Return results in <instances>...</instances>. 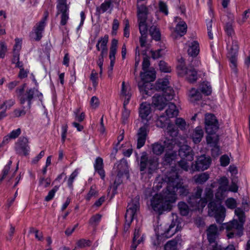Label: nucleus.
Segmentation results:
<instances>
[{
  "label": "nucleus",
  "mask_w": 250,
  "mask_h": 250,
  "mask_svg": "<svg viewBox=\"0 0 250 250\" xmlns=\"http://www.w3.org/2000/svg\"><path fill=\"white\" fill-rule=\"evenodd\" d=\"M175 202L174 194L167 193V190L162 193L156 194L151 200V206L153 209L159 214L164 211L171 209V204Z\"/></svg>",
  "instance_id": "1"
},
{
  "label": "nucleus",
  "mask_w": 250,
  "mask_h": 250,
  "mask_svg": "<svg viewBox=\"0 0 250 250\" xmlns=\"http://www.w3.org/2000/svg\"><path fill=\"white\" fill-rule=\"evenodd\" d=\"M167 178L168 182L166 190L167 193L174 194L175 201L177 199L176 192H178L180 196L182 197L186 196L189 193L188 186L176 182V180L178 178V175L177 172L175 171L171 172L167 176Z\"/></svg>",
  "instance_id": "2"
},
{
  "label": "nucleus",
  "mask_w": 250,
  "mask_h": 250,
  "mask_svg": "<svg viewBox=\"0 0 250 250\" xmlns=\"http://www.w3.org/2000/svg\"><path fill=\"white\" fill-rule=\"evenodd\" d=\"M159 159L156 156H148L147 153H142L139 160V168L141 172L147 170L149 174H152L157 168L159 165Z\"/></svg>",
  "instance_id": "3"
},
{
  "label": "nucleus",
  "mask_w": 250,
  "mask_h": 250,
  "mask_svg": "<svg viewBox=\"0 0 250 250\" xmlns=\"http://www.w3.org/2000/svg\"><path fill=\"white\" fill-rule=\"evenodd\" d=\"M26 87V84L24 83L18 87L16 90L17 96L20 101L21 104H23L25 102H27L28 108L30 109L31 105L32 100L34 99L37 94L38 97L42 96V94L35 88H27L25 91L24 90Z\"/></svg>",
  "instance_id": "4"
},
{
  "label": "nucleus",
  "mask_w": 250,
  "mask_h": 250,
  "mask_svg": "<svg viewBox=\"0 0 250 250\" xmlns=\"http://www.w3.org/2000/svg\"><path fill=\"white\" fill-rule=\"evenodd\" d=\"M139 198L138 197L132 199L128 205L125 215V228L127 229L129 228L137 211L139 208Z\"/></svg>",
  "instance_id": "5"
},
{
  "label": "nucleus",
  "mask_w": 250,
  "mask_h": 250,
  "mask_svg": "<svg viewBox=\"0 0 250 250\" xmlns=\"http://www.w3.org/2000/svg\"><path fill=\"white\" fill-rule=\"evenodd\" d=\"M208 214L209 216L214 217L218 224H222L225 217L226 209L225 208L218 206L214 201H211L208 204Z\"/></svg>",
  "instance_id": "6"
},
{
  "label": "nucleus",
  "mask_w": 250,
  "mask_h": 250,
  "mask_svg": "<svg viewBox=\"0 0 250 250\" xmlns=\"http://www.w3.org/2000/svg\"><path fill=\"white\" fill-rule=\"evenodd\" d=\"M202 192V188L198 187L195 189L194 193L188 197V202L191 207L195 209H200L206 206V199L201 198Z\"/></svg>",
  "instance_id": "7"
},
{
  "label": "nucleus",
  "mask_w": 250,
  "mask_h": 250,
  "mask_svg": "<svg viewBox=\"0 0 250 250\" xmlns=\"http://www.w3.org/2000/svg\"><path fill=\"white\" fill-rule=\"evenodd\" d=\"M225 228L228 232L227 236L229 238L238 236L240 237L243 234V224L234 219L225 224Z\"/></svg>",
  "instance_id": "8"
},
{
  "label": "nucleus",
  "mask_w": 250,
  "mask_h": 250,
  "mask_svg": "<svg viewBox=\"0 0 250 250\" xmlns=\"http://www.w3.org/2000/svg\"><path fill=\"white\" fill-rule=\"evenodd\" d=\"M177 73L181 77H186V79L189 83L195 82L197 79V74L195 69L191 66L189 68L184 66L182 64L177 66Z\"/></svg>",
  "instance_id": "9"
},
{
  "label": "nucleus",
  "mask_w": 250,
  "mask_h": 250,
  "mask_svg": "<svg viewBox=\"0 0 250 250\" xmlns=\"http://www.w3.org/2000/svg\"><path fill=\"white\" fill-rule=\"evenodd\" d=\"M205 124L206 132L208 134L215 133L219 128L218 121L214 115L211 113L205 115Z\"/></svg>",
  "instance_id": "10"
},
{
  "label": "nucleus",
  "mask_w": 250,
  "mask_h": 250,
  "mask_svg": "<svg viewBox=\"0 0 250 250\" xmlns=\"http://www.w3.org/2000/svg\"><path fill=\"white\" fill-rule=\"evenodd\" d=\"M56 16L61 15V24L62 26L66 25L69 19V7L66 4V0H58Z\"/></svg>",
  "instance_id": "11"
},
{
  "label": "nucleus",
  "mask_w": 250,
  "mask_h": 250,
  "mask_svg": "<svg viewBox=\"0 0 250 250\" xmlns=\"http://www.w3.org/2000/svg\"><path fill=\"white\" fill-rule=\"evenodd\" d=\"M48 17V13L46 11L44 13V18L34 27V31L30 34L31 39L36 41H39L42 37V32L45 26V21Z\"/></svg>",
  "instance_id": "12"
},
{
  "label": "nucleus",
  "mask_w": 250,
  "mask_h": 250,
  "mask_svg": "<svg viewBox=\"0 0 250 250\" xmlns=\"http://www.w3.org/2000/svg\"><path fill=\"white\" fill-rule=\"evenodd\" d=\"M211 159L210 157L205 155L199 156L194 165L195 169L197 171H204L207 169L210 166Z\"/></svg>",
  "instance_id": "13"
},
{
  "label": "nucleus",
  "mask_w": 250,
  "mask_h": 250,
  "mask_svg": "<svg viewBox=\"0 0 250 250\" xmlns=\"http://www.w3.org/2000/svg\"><path fill=\"white\" fill-rule=\"evenodd\" d=\"M171 145H172V140L169 139L165 141L164 145L158 142L155 143L151 145V150L153 154L160 155L164 152L165 147H168L169 149L171 148Z\"/></svg>",
  "instance_id": "14"
},
{
  "label": "nucleus",
  "mask_w": 250,
  "mask_h": 250,
  "mask_svg": "<svg viewBox=\"0 0 250 250\" xmlns=\"http://www.w3.org/2000/svg\"><path fill=\"white\" fill-rule=\"evenodd\" d=\"M207 235L209 244L215 246L218 245L216 239L218 236V228L216 225L212 224L207 230Z\"/></svg>",
  "instance_id": "15"
},
{
  "label": "nucleus",
  "mask_w": 250,
  "mask_h": 250,
  "mask_svg": "<svg viewBox=\"0 0 250 250\" xmlns=\"http://www.w3.org/2000/svg\"><path fill=\"white\" fill-rule=\"evenodd\" d=\"M117 45L118 41L115 39H113L111 42V45L110 47L109 51V57L110 60V63L108 71L109 76H110L112 73L113 68L115 61V55L117 52Z\"/></svg>",
  "instance_id": "16"
},
{
  "label": "nucleus",
  "mask_w": 250,
  "mask_h": 250,
  "mask_svg": "<svg viewBox=\"0 0 250 250\" xmlns=\"http://www.w3.org/2000/svg\"><path fill=\"white\" fill-rule=\"evenodd\" d=\"M140 33V43L141 47L146 46L147 37L148 25L146 24V20H138Z\"/></svg>",
  "instance_id": "17"
},
{
  "label": "nucleus",
  "mask_w": 250,
  "mask_h": 250,
  "mask_svg": "<svg viewBox=\"0 0 250 250\" xmlns=\"http://www.w3.org/2000/svg\"><path fill=\"white\" fill-rule=\"evenodd\" d=\"M28 142V139L26 138L20 137L16 144L15 149L17 152L20 154L27 155L29 148Z\"/></svg>",
  "instance_id": "18"
},
{
  "label": "nucleus",
  "mask_w": 250,
  "mask_h": 250,
  "mask_svg": "<svg viewBox=\"0 0 250 250\" xmlns=\"http://www.w3.org/2000/svg\"><path fill=\"white\" fill-rule=\"evenodd\" d=\"M147 126L144 125L143 126L141 127L137 133V148L139 149L144 146L146 137L147 135Z\"/></svg>",
  "instance_id": "19"
},
{
  "label": "nucleus",
  "mask_w": 250,
  "mask_h": 250,
  "mask_svg": "<svg viewBox=\"0 0 250 250\" xmlns=\"http://www.w3.org/2000/svg\"><path fill=\"white\" fill-rule=\"evenodd\" d=\"M181 229L180 224L177 219L173 220L168 228L163 233L164 237L168 238L172 236L177 231L180 230Z\"/></svg>",
  "instance_id": "20"
},
{
  "label": "nucleus",
  "mask_w": 250,
  "mask_h": 250,
  "mask_svg": "<svg viewBox=\"0 0 250 250\" xmlns=\"http://www.w3.org/2000/svg\"><path fill=\"white\" fill-rule=\"evenodd\" d=\"M179 155L182 159L191 161L193 160V154L190 147L187 145H183L179 149Z\"/></svg>",
  "instance_id": "21"
},
{
  "label": "nucleus",
  "mask_w": 250,
  "mask_h": 250,
  "mask_svg": "<svg viewBox=\"0 0 250 250\" xmlns=\"http://www.w3.org/2000/svg\"><path fill=\"white\" fill-rule=\"evenodd\" d=\"M152 104L155 108L162 110L167 104V102L164 96L156 94L152 97Z\"/></svg>",
  "instance_id": "22"
},
{
  "label": "nucleus",
  "mask_w": 250,
  "mask_h": 250,
  "mask_svg": "<svg viewBox=\"0 0 250 250\" xmlns=\"http://www.w3.org/2000/svg\"><path fill=\"white\" fill-rule=\"evenodd\" d=\"M114 169L117 176L122 177L124 174L128 172V166L127 162L125 160H121L114 165Z\"/></svg>",
  "instance_id": "23"
},
{
  "label": "nucleus",
  "mask_w": 250,
  "mask_h": 250,
  "mask_svg": "<svg viewBox=\"0 0 250 250\" xmlns=\"http://www.w3.org/2000/svg\"><path fill=\"white\" fill-rule=\"evenodd\" d=\"M204 130L199 126L192 130L190 133V138L195 144H199L204 136Z\"/></svg>",
  "instance_id": "24"
},
{
  "label": "nucleus",
  "mask_w": 250,
  "mask_h": 250,
  "mask_svg": "<svg viewBox=\"0 0 250 250\" xmlns=\"http://www.w3.org/2000/svg\"><path fill=\"white\" fill-rule=\"evenodd\" d=\"M151 111L150 104L143 103L140 105L139 108V116L142 120H146L147 121Z\"/></svg>",
  "instance_id": "25"
},
{
  "label": "nucleus",
  "mask_w": 250,
  "mask_h": 250,
  "mask_svg": "<svg viewBox=\"0 0 250 250\" xmlns=\"http://www.w3.org/2000/svg\"><path fill=\"white\" fill-rule=\"evenodd\" d=\"M138 86L144 98H146V95L150 96L151 95L152 85L150 82H139Z\"/></svg>",
  "instance_id": "26"
},
{
  "label": "nucleus",
  "mask_w": 250,
  "mask_h": 250,
  "mask_svg": "<svg viewBox=\"0 0 250 250\" xmlns=\"http://www.w3.org/2000/svg\"><path fill=\"white\" fill-rule=\"evenodd\" d=\"M140 76L142 81L144 82H150L153 81L156 78L155 71L153 68H150L149 70L141 72Z\"/></svg>",
  "instance_id": "27"
},
{
  "label": "nucleus",
  "mask_w": 250,
  "mask_h": 250,
  "mask_svg": "<svg viewBox=\"0 0 250 250\" xmlns=\"http://www.w3.org/2000/svg\"><path fill=\"white\" fill-rule=\"evenodd\" d=\"M121 95L125 98L124 106H125L128 104L131 94L130 93V86L128 84H125V82L122 83Z\"/></svg>",
  "instance_id": "28"
},
{
  "label": "nucleus",
  "mask_w": 250,
  "mask_h": 250,
  "mask_svg": "<svg viewBox=\"0 0 250 250\" xmlns=\"http://www.w3.org/2000/svg\"><path fill=\"white\" fill-rule=\"evenodd\" d=\"M219 187L218 189L217 194H220L221 196L229 189V180L226 177H223L219 180Z\"/></svg>",
  "instance_id": "29"
},
{
  "label": "nucleus",
  "mask_w": 250,
  "mask_h": 250,
  "mask_svg": "<svg viewBox=\"0 0 250 250\" xmlns=\"http://www.w3.org/2000/svg\"><path fill=\"white\" fill-rule=\"evenodd\" d=\"M188 96L190 101L193 103L201 100L202 98L201 92L195 88H192L189 90Z\"/></svg>",
  "instance_id": "30"
},
{
  "label": "nucleus",
  "mask_w": 250,
  "mask_h": 250,
  "mask_svg": "<svg viewBox=\"0 0 250 250\" xmlns=\"http://www.w3.org/2000/svg\"><path fill=\"white\" fill-rule=\"evenodd\" d=\"M138 20H146L148 14L147 8L144 5H137Z\"/></svg>",
  "instance_id": "31"
},
{
  "label": "nucleus",
  "mask_w": 250,
  "mask_h": 250,
  "mask_svg": "<svg viewBox=\"0 0 250 250\" xmlns=\"http://www.w3.org/2000/svg\"><path fill=\"white\" fill-rule=\"evenodd\" d=\"M209 178V175L207 172H203L194 176L193 179L195 182L198 184H203Z\"/></svg>",
  "instance_id": "32"
},
{
  "label": "nucleus",
  "mask_w": 250,
  "mask_h": 250,
  "mask_svg": "<svg viewBox=\"0 0 250 250\" xmlns=\"http://www.w3.org/2000/svg\"><path fill=\"white\" fill-rule=\"evenodd\" d=\"M166 113L168 118H173L178 115L179 111L174 104L170 103L168 104V108L166 110Z\"/></svg>",
  "instance_id": "33"
},
{
  "label": "nucleus",
  "mask_w": 250,
  "mask_h": 250,
  "mask_svg": "<svg viewBox=\"0 0 250 250\" xmlns=\"http://www.w3.org/2000/svg\"><path fill=\"white\" fill-rule=\"evenodd\" d=\"M188 54L191 57H196L199 52V45L197 41L192 42L188 50Z\"/></svg>",
  "instance_id": "34"
},
{
  "label": "nucleus",
  "mask_w": 250,
  "mask_h": 250,
  "mask_svg": "<svg viewBox=\"0 0 250 250\" xmlns=\"http://www.w3.org/2000/svg\"><path fill=\"white\" fill-rule=\"evenodd\" d=\"M181 241V237L167 242L165 245V250H176L178 243Z\"/></svg>",
  "instance_id": "35"
},
{
  "label": "nucleus",
  "mask_w": 250,
  "mask_h": 250,
  "mask_svg": "<svg viewBox=\"0 0 250 250\" xmlns=\"http://www.w3.org/2000/svg\"><path fill=\"white\" fill-rule=\"evenodd\" d=\"M149 34L152 38L156 41H159L161 39V33L159 29L155 25H152L149 29Z\"/></svg>",
  "instance_id": "36"
},
{
  "label": "nucleus",
  "mask_w": 250,
  "mask_h": 250,
  "mask_svg": "<svg viewBox=\"0 0 250 250\" xmlns=\"http://www.w3.org/2000/svg\"><path fill=\"white\" fill-rule=\"evenodd\" d=\"M110 4V0H105V1L101 4L100 7H97L96 14L98 17H100L101 13H104L109 8Z\"/></svg>",
  "instance_id": "37"
},
{
  "label": "nucleus",
  "mask_w": 250,
  "mask_h": 250,
  "mask_svg": "<svg viewBox=\"0 0 250 250\" xmlns=\"http://www.w3.org/2000/svg\"><path fill=\"white\" fill-rule=\"evenodd\" d=\"M187 25L185 21H181L176 27L175 32L180 35V37L183 36L187 32Z\"/></svg>",
  "instance_id": "38"
},
{
  "label": "nucleus",
  "mask_w": 250,
  "mask_h": 250,
  "mask_svg": "<svg viewBox=\"0 0 250 250\" xmlns=\"http://www.w3.org/2000/svg\"><path fill=\"white\" fill-rule=\"evenodd\" d=\"M178 207L181 215L187 216L188 214L190 209L188 205L185 202H179L178 204Z\"/></svg>",
  "instance_id": "39"
},
{
  "label": "nucleus",
  "mask_w": 250,
  "mask_h": 250,
  "mask_svg": "<svg viewBox=\"0 0 250 250\" xmlns=\"http://www.w3.org/2000/svg\"><path fill=\"white\" fill-rule=\"evenodd\" d=\"M167 133L172 139V143L174 142L173 139L177 137L178 134V130L173 125H168L167 128Z\"/></svg>",
  "instance_id": "40"
},
{
  "label": "nucleus",
  "mask_w": 250,
  "mask_h": 250,
  "mask_svg": "<svg viewBox=\"0 0 250 250\" xmlns=\"http://www.w3.org/2000/svg\"><path fill=\"white\" fill-rule=\"evenodd\" d=\"M168 81L167 79H162L158 81L155 84V88L157 90L164 91L168 87Z\"/></svg>",
  "instance_id": "41"
},
{
  "label": "nucleus",
  "mask_w": 250,
  "mask_h": 250,
  "mask_svg": "<svg viewBox=\"0 0 250 250\" xmlns=\"http://www.w3.org/2000/svg\"><path fill=\"white\" fill-rule=\"evenodd\" d=\"M175 124L181 130H186L189 126L186 121L182 118H177L175 120Z\"/></svg>",
  "instance_id": "42"
},
{
  "label": "nucleus",
  "mask_w": 250,
  "mask_h": 250,
  "mask_svg": "<svg viewBox=\"0 0 250 250\" xmlns=\"http://www.w3.org/2000/svg\"><path fill=\"white\" fill-rule=\"evenodd\" d=\"M164 91V93L162 96L166 99L167 102L173 99L174 97V92L171 87H167Z\"/></svg>",
  "instance_id": "43"
},
{
  "label": "nucleus",
  "mask_w": 250,
  "mask_h": 250,
  "mask_svg": "<svg viewBox=\"0 0 250 250\" xmlns=\"http://www.w3.org/2000/svg\"><path fill=\"white\" fill-rule=\"evenodd\" d=\"M108 41V36L107 35H105L104 36V40L102 42V43L101 44V53L100 54V56H102L104 57V55H106L107 53V43Z\"/></svg>",
  "instance_id": "44"
},
{
  "label": "nucleus",
  "mask_w": 250,
  "mask_h": 250,
  "mask_svg": "<svg viewBox=\"0 0 250 250\" xmlns=\"http://www.w3.org/2000/svg\"><path fill=\"white\" fill-rule=\"evenodd\" d=\"M202 93L206 95H209L211 93V87L208 82H203L200 85Z\"/></svg>",
  "instance_id": "45"
},
{
  "label": "nucleus",
  "mask_w": 250,
  "mask_h": 250,
  "mask_svg": "<svg viewBox=\"0 0 250 250\" xmlns=\"http://www.w3.org/2000/svg\"><path fill=\"white\" fill-rule=\"evenodd\" d=\"M208 134L206 137L207 143L212 146H216L218 142V137L216 135L211 136Z\"/></svg>",
  "instance_id": "46"
},
{
  "label": "nucleus",
  "mask_w": 250,
  "mask_h": 250,
  "mask_svg": "<svg viewBox=\"0 0 250 250\" xmlns=\"http://www.w3.org/2000/svg\"><path fill=\"white\" fill-rule=\"evenodd\" d=\"M159 69L161 72L165 73H169L171 72V66L163 61H161L159 63Z\"/></svg>",
  "instance_id": "47"
},
{
  "label": "nucleus",
  "mask_w": 250,
  "mask_h": 250,
  "mask_svg": "<svg viewBox=\"0 0 250 250\" xmlns=\"http://www.w3.org/2000/svg\"><path fill=\"white\" fill-rule=\"evenodd\" d=\"M175 154L173 152L166 153L164 157L165 165H170L175 158Z\"/></svg>",
  "instance_id": "48"
},
{
  "label": "nucleus",
  "mask_w": 250,
  "mask_h": 250,
  "mask_svg": "<svg viewBox=\"0 0 250 250\" xmlns=\"http://www.w3.org/2000/svg\"><path fill=\"white\" fill-rule=\"evenodd\" d=\"M235 213L238 218L239 222L244 224L245 221V216L243 209L241 208H237L235 209Z\"/></svg>",
  "instance_id": "49"
},
{
  "label": "nucleus",
  "mask_w": 250,
  "mask_h": 250,
  "mask_svg": "<svg viewBox=\"0 0 250 250\" xmlns=\"http://www.w3.org/2000/svg\"><path fill=\"white\" fill-rule=\"evenodd\" d=\"M102 215L100 214L93 215L89 220V224L96 227L100 221Z\"/></svg>",
  "instance_id": "50"
},
{
  "label": "nucleus",
  "mask_w": 250,
  "mask_h": 250,
  "mask_svg": "<svg viewBox=\"0 0 250 250\" xmlns=\"http://www.w3.org/2000/svg\"><path fill=\"white\" fill-rule=\"evenodd\" d=\"M213 196V190L211 188H206L205 190V196L202 199H205L206 204L208 201L212 199Z\"/></svg>",
  "instance_id": "51"
},
{
  "label": "nucleus",
  "mask_w": 250,
  "mask_h": 250,
  "mask_svg": "<svg viewBox=\"0 0 250 250\" xmlns=\"http://www.w3.org/2000/svg\"><path fill=\"white\" fill-rule=\"evenodd\" d=\"M150 52L151 57L153 59H159L165 54L164 49L162 48L158 49L155 51L151 50Z\"/></svg>",
  "instance_id": "52"
},
{
  "label": "nucleus",
  "mask_w": 250,
  "mask_h": 250,
  "mask_svg": "<svg viewBox=\"0 0 250 250\" xmlns=\"http://www.w3.org/2000/svg\"><path fill=\"white\" fill-rule=\"evenodd\" d=\"M237 55H233L232 54H229L228 53V57L229 58L230 62L231 63L230 67L234 70V71L236 72V67H237Z\"/></svg>",
  "instance_id": "53"
},
{
  "label": "nucleus",
  "mask_w": 250,
  "mask_h": 250,
  "mask_svg": "<svg viewBox=\"0 0 250 250\" xmlns=\"http://www.w3.org/2000/svg\"><path fill=\"white\" fill-rule=\"evenodd\" d=\"M59 187L58 186H55L53 189H52L48 193V195L45 197V201L48 202L52 200L56 191L58 190Z\"/></svg>",
  "instance_id": "54"
},
{
  "label": "nucleus",
  "mask_w": 250,
  "mask_h": 250,
  "mask_svg": "<svg viewBox=\"0 0 250 250\" xmlns=\"http://www.w3.org/2000/svg\"><path fill=\"white\" fill-rule=\"evenodd\" d=\"M238 48V42L236 41H233L229 54L233 55H237Z\"/></svg>",
  "instance_id": "55"
},
{
  "label": "nucleus",
  "mask_w": 250,
  "mask_h": 250,
  "mask_svg": "<svg viewBox=\"0 0 250 250\" xmlns=\"http://www.w3.org/2000/svg\"><path fill=\"white\" fill-rule=\"evenodd\" d=\"M78 172L77 169H75L74 171L70 175L69 179L67 181V184L68 187L72 188L73 187V182L74 181V179L78 175Z\"/></svg>",
  "instance_id": "56"
},
{
  "label": "nucleus",
  "mask_w": 250,
  "mask_h": 250,
  "mask_svg": "<svg viewBox=\"0 0 250 250\" xmlns=\"http://www.w3.org/2000/svg\"><path fill=\"white\" fill-rule=\"evenodd\" d=\"M90 80L92 82V84L94 87H96L98 84V73L95 71V70H93L90 75Z\"/></svg>",
  "instance_id": "57"
},
{
  "label": "nucleus",
  "mask_w": 250,
  "mask_h": 250,
  "mask_svg": "<svg viewBox=\"0 0 250 250\" xmlns=\"http://www.w3.org/2000/svg\"><path fill=\"white\" fill-rule=\"evenodd\" d=\"M15 104V101L13 100L5 101L3 104L0 105V108L3 109L5 107L7 108H10Z\"/></svg>",
  "instance_id": "58"
},
{
  "label": "nucleus",
  "mask_w": 250,
  "mask_h": 250,
  "mask_svg": "<svg viewBox=\"0 0 250 250\" xmlns=\"http://www.w3.org/2000/svg\"><path fill=\"white\" fill-rule=\"evenodd\" d=\"M226 204L228 208L233 209L236 207V201L233 198H229L226 201Z\"/></svg>",
  "instance_id": "59"
},
{
  "label": "nucleus",
  "mask_w": 250,
  "mask_h": 250,
  "mask_svg": "<svg viewBox=\"0 0 250 250\" xmlns=\"http://www.w3.org/2000/svg\"><path fill=\"white\" fill-rule=\"evenodd\" d=\"M91 107L93 109H96L99 105V100L96 96H93L90 100Z\"/></svg>",
  "instance_id": "60"
},
{
  "label": "nucleus",
  "mask_w": 250,
  "mask_h": 250,
  "mask_svg": "<svg viewBox=\"0 0 250 250\" xmlns=\"http://www.w3.org/2000/svg\"><path fill=\"white\" fill-rule=\"evenodd\" d=\"M225 31L227 35L229 36H231L234 34V30L231 23L228 22L226 24Z\"/></svg>",
  "instance_id": "61"
},
{
  "label": "nucleus",
  "mask_w": 250,
  "mask_h": 250,
  "mask_svg": "<svg viewBox=\"0 0 250 250\" xmlns=\"http://www.w3.org/2000/svg\"><path fill=\"white\" fill-rule=\"evenodd\" d=\"M51 180L49 178H41L39 181V184L43 186L44 188H47L49 186Z\"/></svg>",
  "instance_id": "62"
},
{
  "label": "nucleus",
  "mask_w": 250,
  "mask_h": 250,
  "mask_svg": "<svg viewBox=\"0 0 250 250\" xmlns=\"http://www.w3.org/2000/svg\"><path fill=\"white\" fill-rule=\"evenodd\" d=\"M91 242L89 240H87L84 239H82L79 240L77 243V245L78 247L80 248H83L86 246H90Z\"/></svg>",
  "instance_id": "63"
},
{
  "label": "nucleus",
  "mask_w": 250,
  "mask_h": 250,
  "mask_svg": "<svg viewBox=\"0 0 250 250\" xmlns=\"http://www.w3.org/2000/svg\"><path fill=\"white\" fill-rule=\"evenodd\" d=\"M221 165L223 167L228 166L229 163V158L226 155L222 156L220 159Z\"/></svg>",
  "instance_id": "64"
}]
</instances>
